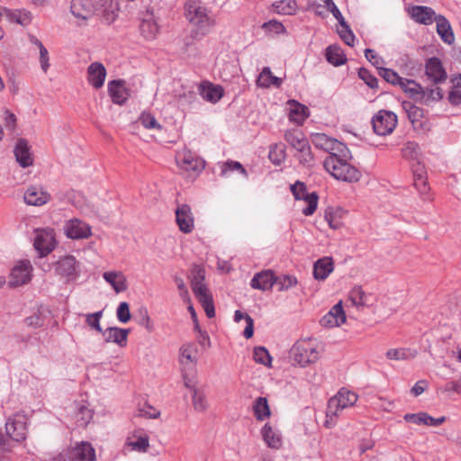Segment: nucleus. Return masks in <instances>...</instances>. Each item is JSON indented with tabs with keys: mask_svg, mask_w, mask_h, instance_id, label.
Returning a JSON list of instances; mask_svg holds the SVG:
<instances>
[{
	"mask_svg": "<svg viewBox=\"0 0 461 461\" xmlns=\"http://www.w3.org/2000/svg\"><path fill=\"white\" fill-rule=\"evenodd\" d=\"M185 14L193 26L192 35L194 38L205 36L215 25L211 12L199 1L189 0L185 5Z\"/></svg>",
	"mask_w": 461,
	"mask_h": 461,
	"instance_id": "f257e3e1",
	"label": "nucleus"
},
{
	"mask_svg": "<svg viewBox=\"0 0 461 461\" xmlns=\"http://www.w3.org/2000/svg\"><path fill=\"white\" fill-rule=\"evenodd\" d=\"M349 161L338 160L336 158H326L323 166L334 178L348 183H355L359 181L362 174Z\"/></svg>",
	"mask_w": 461,
	"mask_h": 461,
	"instance_id": "f03ea898",
	"label": "nucleus"
},
{
	"mask_svg": "<svg viewBox=\"0 0 461 461\" xmlns=\"http://www.w3.org/2000/svg\"><path fill=\"white\" fill-rule=\"evenodd\" d=\"M319 351L311 340L297 341L291 348L293 360L300 366H306L319 359Z\"/></svg>",
	"mask_w": 461,
	"mask_h": 461,
	"instance_id": "7ed1b4c3",
	"label": "nucleus"
},
{
	"mask_svg": "<svg viewBox=\"0 0 461 461\" xmlns=\"http://www.w3.org/2000/svg\"><path fill=\"white\" fill-rule=\"evenodd\" d=\"M397 122V116L394 113L380 110L372 118L373 130L377 135L386 136L393 131Z\"/></svg>",
	"mask_w": 461,
	"mask_h": 461,
	"instance_id": "20e7f679",
	"label": "nucleus"
},
{
	"mask_svg": "<svg viewBox=\"0 0 461 461\" xmlns=\"http://www.w3.org/2000/svg\"><path fill=\"white\" fill-rule=\"evenodd\" d=\"M27 416L22 412L14 414L5 423L7 435L17 442L23 441L27 436Z\"/></svg>",
	"mask_w": 461,
	"mask_h": 461,
	"instance_id": "39448f33",
	"label": "nucleus"
},
{
	"mask_svg": "<svg viewBox=\"0 0 461 461\" xmlns=\"http://www.w3.org/2000/svg\"><path fill=\"white\" fill-rule=\"evenodd\" d=\"M177 166L187 172H201L204 167V161L190 149H183L176 154Z\"/></svg>",
	"mask_w": 461,
	"mask_h": 461,
	"instance_id": "423d86ee",
	"label": "nucleus"
},
{
	"mask_svg": "<svg viewBox=\"0 0 461 461\" xmlns=\"http://www.w3.org/2000/svg\"><path fill=\"white\" fill-rule=\"evenodd\" d=\"M32 266L29 260L19 261L10 275L9 285L16 287L27 284L32 278Z\"/></svg>",
	"mask_w": 461,
	"mask_h": 461,
	"instance_id": "0eeeda50",
	"label": "nucleus"
},
{
	"mask_svg": "<svg viewBox=\"0 0 461 461\" xmlns=\"http://www.w3.org/2000/svg\"><path fill=\"white\" fill-rule=\"evenodd\" d=\"M425 75L434 85L444 83L447 74L441 60L437 57L429 58L425 62Z\"/></svg>",
	"mask_w": 461,
	"mask_h": 461,
	"instance_id": "6e6552de",
	"label": "nucleus"
},
{
	"mask_svg": "<svg viewBox=\"0 0 461 461\" xmlns=\"http://www.w3.org/2000/svg\"><path fill=\"white\" fill-rule=\"evenodd\" d=\"M33 246L41 257L50 253L55 247V238L52 230H37Z\"/></svg>",
	"mask_w": 461,
	"mask_h": 461,
	"instance_id": "1a4fd4ad",
	"label": "nucleus"
},
{
	"mask_svg": "<svg viewBox=\"0 0 461 461\" xmlns=\"http://www.w3.org/2000/svg\"><path fill=\"white\" fill-rule=\"evenodd\" d=\"M176 221L179 230L184 233H190L194 228V219L188 204L177 205L176 209Z\"/></svg>",
	"mask_w": 461,
	"mask_h": 461,
	"instance_id": "9d476101",
	"label": "nucleus"
},
{
	"mask_svg": "<svg viewBox=\"0 0 461 461\" xmlns=\"http://www.w3.org/2000/svg\"><path fill=\"white\" fill-rule=\"evenodd\" d=\"M409 14L412 20L420 24L429 25L436 22L435 11L425 5H413L409 9Z\"/></svg>",
	"mask_w": 461,
	"mask_h": 461,
	"instance_id": "9b49d317",
	"label": "nucleus"
},
{
	"mask_svg": "<svg viewBox=\"0 0 461 461\" xmlns=\"http://www.w3.org/2000/svg\"><path fill=\"white\" fill-rule=\"evenodd\" d=\"M345 321L346 314L341 302L335 304L320 321L321 326L329 328L339 327Z\"/></svg>",
	"mask_w": 461,
	"mask_h": 461,
	"instance_id": "f8f14e48",
	"label": "nucleus"
},
{
	"mask_svg": "<svg viewBox=\"0 0 461 461\" xmlns=\"http://www.w3.org/2000/svg\"><path fill=\"white\" fill-rule=\"evenodd\" d=\"M93 5V12L102 17L103 21L108 24L115 20L113 0H90Z\"/></svg>",
	"mask_w": 461,
	"mask_h": 461,
	"instance_id": "ddd939ff",
	"label": "nucleus"
},
{
	"mask_svg": "<svg viewBox=\"0 0 461 461\" xmlns=\"http://www.w3.org/2000/svg\"><path fill=\"white\" fill-rule=\"evenodd\" d=\"M17 163L22 167H28L33 164V156L31 147L25 139H19L14 149Z\"/></svg>",
	"mask_w": 461,
	"mask_h": 461,
	"instance_id": "4468645a",
	"label": "nucleus"
},
{
	"mask_svg": "<svg viewBox=\"0 0 461 461\" xmlns=\"http://www.w3.org/2000/svg\"><path fill=\"white\" fill-rule=\"evenodd\" d=\"M122 79L112 80L108 83V93L114 104H123L129 98L130 93Z\"/></svg>",
	"mask_w": 461,
	"mask_h": 461,
	"instance_id": "2eb2a0df",
	"label": "nucleus"
},
{
	"mask_svg": "<svg viewBox=\"0 0 461 461\" xmlns=\"http://www.w3.org/2000/svg\"><path fill=\"white\" fill-rule=\"evenodd\" d=\"M199 94L207 102L215 104L223 96L224 90L220 85H214L209 81H203L199 86Z\"/></svg>",
	"mask_w": 461,
	"mask_h": 461,
	"instance_id": "dca6fc26",
	"label": "nucleus"
},
{
	"mask_svg": "<svg viewBox=\"0 0 461 461\" xmlns=\"http://www.w3.org/2000/svg\"><path fill=\"white\" fill-rule=\"evenodd\" d=\"M23 198L29 205L41 206L50 201V194L41 187L32 185L26 190Z\"/></svg>",
	"mask_w": 461,
	"mask_h": 461,
	"instance_id": "f3484780",
	"label": "nucleus"
},
{
	"mask_svg": "<svg viewBox=\"0 0 461 461\" xmlns=\"http://www.w3.org/2000/svg\"><path fill=\"white\" fill-rule=\"evenodd\" d=\"M106 77V68L100 62H93L88 66V84L95 89L104 86Z\"/></svg>",
	"mask_w": 461,
	"mask_h": 461,
	"instance_id": "a211bd4d",
	"label": "nucleus"
},
{
	"mask_svg": "<svg viewBox=\"0 0 461 461\" xmlns=\"http://www.w3.org/2000/svg\"><path fill=\"white\" fill-rule=\"evenodd\" d=\"M64 232L72 240L84 239L86 237V224L77 218L70 219L65 222Z\"/></svg>",
	"mask_w": 461,
	"mask_h": 461,
	"instance_id": "6ab92c4d",
	"label": "nucleus"
},
{
	"mask_svg": "<svg viewBox=\"0 0 461 461\" xmlns=\"http://www.w3.org/2000/svg\"><path fill=\"white\" fill-rule=\"evenodd\" d=\"M129 329H122L118 327H109L103 332V337L105 342L115 343L120 347H125L127 344Z\"/></svg>",
	"mask_w": 461,
	"mask_h": 461,
	"instance_id": "aec40b11",
	"label": "nucleus"
},
{
	"mask_svg": "<svg viewBox=\"0 0 461 461\" xmlns=\"http://www.w3.org/2000/svg\"><path fill=\"white\" fill-rule=\"evenodd\" d=\"M275 281L274 272L272 270H264L254 276L250 281V285L254 289L267 291L272 288Z\"/></svg>",
	"mask_w": 461,
	"mask_h": 461,
	"instance_id": "412c9836",
	"label": "nucleus"
},
{
	"mask_svg": "<svg viewBox=\"0 0 461 461\" xmlns=\"http://www.w3.org/2000/svg\"><path fill=\"white\" fill-rule=\"evenodd\" d=\"M285 140L297 151H303L308 148L309 141L304 133L300 130L294 129L286 131Z\"/></svg>",
	"mask_w": 461,
	"mask_h": 461,
	"instance_id": "4be33fe9",
	"label": "nucleus"
},
{
	"mask_svg": "<svg viewBox=\"0 0 461 461\" xmlns=\"http://www.w3.org/2000/svg\"><path fill=\"white\" fill-rule=\"evenodd\" d=\"M334 269V262L330 257H323L313 265V276L317 280H325Z\"/></svg>",
	"mask_w": 461,
	"mask_h": 461,
	"instance_id": "5701e85b",
	"label": "nucleus"
},
{
	"mask_svg": "<svg viewBox=\"0 0 461 461\" xmlns=\"http://www.w3.org/2000/svg\"><path fill=\"white\" fill-rule=\"evenodd\" d=\"M103 277L116 293L124 292L128 288L126 276L121 271L104 272Z\"/></svg>",
	"mask_w": 461,
	"mask_h": 461,
	"instance_id": "b1692460",
	"label": "nucleus"
},
{
	"mask_svg": "<svg viewBox=\"0 0 461 461\" xmlns=\"http://www.w3.org/2000/svg\"><path fill=\"white\" fill-rule=\"evenodd\" d=\"M399 86L403 92L408 94L410 97L416 100H423L425 97V90L420 84L412 79L403 78L400 81Z\"/></svg>",
	"mask_w": 461,
	"mask_h": 461,
	"instance_id": "393cba45",
	"label": "nucleus"
},
{
	"mask_svg": "<svg viewBox=\"0 0 461 461\" xmlns=\"http://www.w3.org/2000/svg\"><path fill=\"white\" fill-rule=\"evenodd\" d=\"M437 32L441 40L447 44H452L455 41V36L448 20L441 14H438L436 18Z\"/></svg>",
	"mask_w": 461,
	"mask_h": 461,
	"instance_id": "a878e982",
	"label": "nucleus"
},
{
	"mask_svg": "<svg viewBox=\"0 0 461 461\" xmlns=\"http://www.w3.org/2000/svg\"><path fill=\"white\" fill-rule=\"evenodd\" d=\"M77 262L72 256H66L56 263L55 271L62 276H72L76 273Z\"/></svg>",
	"mask_w": 461,
	"mask_h": 461,
	"instance_id": "bb28decb",
	"label": "nucleus"
},
{
	"mask_svg": "<svg viewBox=\"0 0 461 461\" xmlns=\"http://www.w3.org/2000/svg\"><path fill=\"white\" fill-rule=\"evenodd\" d=\"M283 83V79L273 76L270 68L266 67L262 69L257 79V85L259 87L268 88L271 86L280 87Z\"/></svg>",
	"mask_w": 461,
	"mask_h": 461,
	"instance_id": "cd10ccee",
	"label": "nucleus"
},
{
	"mask_svg": "<svg viewBox=\"0 0 461 461\" xmlns=\"http://www.w3.org/2000/svg\"><path fill=\"white\" fill-rule=\"evenodd\" d=\"M325 57L327 61L335 67L341 66L347 61V58L342 50L337 45L328 46L326 48Z\"/></svg>",
	"mask_w": 461,
	"mask_h": 461,
	"instance_id": "c85d7f7f",
	"label": "nucleus"
},
{
	"mask_svg": "<svg viewBox=\"0 0 461 461\" xmlns=\"http://www.w3.org/2000/svg\"><path fill=\"white\" fill-rule=\"evenodd\" d=\"M332 149L328 151L330 156L328 158H336L338 160H352L353 157L348 148L342 142L335 140V143H332Z\"/></svg>",
	"mask_w": 461,
	"mask_h": 461,
	"instance_id": "c756f323",
	"label": "nucleus"
},
{
	"mask_svg": "<svg viewBox=\"0 0 461 461\" xmlns=\"http://www.w3.org/2000/svg\"><path fill=\"white\" fill-rule=\"evenodd\" d=\"M402 106L405 113H407L408 119L411 122L413 126L420 123L421 124L420 121L424 116V110L420 107L416 106L411 102L404 101L402 104Z\"/></svg>",
	"mask_w": 461,
	"mask_h": 461,
	"instance_id": "7c9ffc66",
	"label": "nucleus"
},
{
	"mask_svg": "<svg viewBox=\"0 0 461 461\" xmlns=\"http://www.w3.org/2000/svg\"><path fill=\"white\" fill-rule=\"evenodd\" d=\"M127 445L131 447L132 450L145 453L149 447V438L147 434H140L139 436L133 434L131 437L128 438Z\"/></svg>",
	"mask_w": 461,
	"mask_h": 461,
	"instance_id": "2f4dec72",
	"label": "nucleus"
},
{
	"mask_svg": "<svg viewBox=\"0 0 461 461\" xmlns=\"http://www.w3.org/2000/svg\"><path fill=\"white\" fill-rule=\"evenodd\" d=\"M290 108V120L298 124H302L309 116L307 106L293 100Z\"/></svg>",
	"mask_w": 461,
	"mask_h": 461,
	"instance_id": "473e14b6",
	"label": "nucleus"
},
{
	"mask_svg": "<svg viewBox=\"0 0 461 461\" xmlns=\"http://www.w3.org/2000/svg\"><path fill=\"white\" fill-rule=\"evenodd\" d=\"M261 432L265 442L269 447L278 448L281 446L280 436L273 430L268 423L264 425Z\"/></svg>",
	"mask_w": 461,
	"mask_h": 461,
	"instance_id": "72a5a7b5",
	"label": "nucleus"
},
{
	"mask_svg": "<svg viewBox=\"0 0 461 461\" xmlns=\"http://www.w3.org/2000/svg\"><path fill=\"white\" fill-rule=\"evenodd\" d=\"M254 415L258 420H264L270 416V409L267 400L265 397H258L256 399L253 405Z\"/></svg>",
	"mask_w": 461,
	"mask_h": 461,
	"instance_id": "f704fd0d",
	"label": "nucleus"
},
{
	"mask_svg": "<svg viewBox=\"0 0 461 461\" xmlns=\"http://www.w3.org/2000/svg\"><path fill=\"white\" fill-rule=\"evenodd\" d=\"M140 30L141 34L148 40H152L156 37L158 32V26L157 23L149 18L143 19L140 25Z\"/></svg>",
	"mask_w": 461,
	"mask_h": 461,
	"instance_id": "c9c22d12",
	"label": "nucleus"
},
{
	"mask_svg": "<svg viewBox=\"0 0 461 461\" xmlns=\"http://www.w3.org/2000/svg\"><path fill=\"white\" fill-rule=\"evenodd\" d=\"M417 351L410 348H391L386 352V357L393 360H406L414 358Z\"/></svg>",
	"mask_w": 461,
	"mask_h": 461,
	"instance_id": "e433bc0d",
	"label": "nucleus"
},
{
	"mask_svg": "<svg viewBox=\"0 0 461 461\" xmlns=\"http://www.w3.org/2000/svg\"><path fill=\"white\" fill-rule=\"evenodd\" d=\"M273 7L279 14L291 15L295 13L297 4L294 0H281L274 3Z\"/></svg>",
	"mask_w": 461,
	"mask_h": 461,
	"instance_id": "4c0bfd02",
	"label": "nucleus"
},
{
	"mask_svg": "<svg viewBox=\"0 0 461 461\" xmlns=\"http://www.w3.org/2000/svg\"><path fill=\"white\" fill-rule=\"evenodd\" d=\"M341 213L342 211L339 208H329L325 211V220L331 229L337 230L342 226Z\"/></svg>",
	"mask_w": 461,
	"mask_h": 461,
	"instance_id": "58836bf2",
	"label": "nucleus"
},
{
	"mask_svg": "<svg viewBox=\"0 0 461 461\" xmlns=\"http://www.w3.org/2000/svg\"><path fill=\"white\" fill-rule=\"evenodd\" d=\"M335 140L333 138L329 137L324 133H315L312 137V141L313 145L320 149H323L325 151H329L330 149H332V143H335Z\"/></svg>",
	"mask_w": 461,
	"mask_h": 461,
	"instance_id": "ea45409f",
	"label": "nucleus"
},
{
	"mask_svg": "<svg viewBox=\"0 0 461 461\" xmlns=\"http://www.w3.org/2000/svg\"><path fill=\"white\" fill-rule=\"evenodd\" d=\"M269 159L276 165H280L285 159V146L283 143H276L270 146Z\"/></svg>",
	"mask_w": 461,
	"mask_h": 461,
	"instance_id": "a19ab883",
	"label": "nucleus"
},
{
	"mask_svg": "<svg viewBox=\"0 0 461 461\" xmlns=\"http://www.w3.org/2000/svg\"><path fill=\"white\" fill-rule=\"evenodd\" d=\"M86 442L81 441L68 452L69 461H86Z\"/></svg>",
	"mask_w": 461,
	"mask_h": 461,
	"instance_id": "79ce46f5",
	"label": "nucleus"
},
{
	"mask_svg": "<svg viewBox=\"0 0 461 461\" xmlns=\"http://www.w3.org/2000/svg\"><path fill=\"white\" fill-rule=\"evenodd\" d=\"M335 398L339 401L341 407L348 408L353 406L357 401V395L350 391L341 389L336 395Z\"/></svg>",
	"mask_w": 461,
	"mask_h": 461,
	"instance_id": "37998d69",
	"label": "nucleus"
},
{
	"mask_svg": "<svg viewBox=\"0 0 461 461\" xmlns=\"http://www.w3.org/2000/svg\"><path fill=\"white\" fill-rule=\"evenodd\" d=\"M220 168H221V176H228L230 172H232L235 170L239 171L240 174H242L245 176H248L247 170L238 161L228 160V161L221 164Z\"/></svg>",
	"mask_w": 461,
	"mask_h": 461,
	"instance_id": "c03bdc74",
	"label": "nucleus"
},
{
	"mask_svg": "<svg viewBox=\"0 0 461 461\" xmlns=\"http://www.w3.org/2000/svg\"><path fill=\"white\" fill-rule=\"evenodd\" d=\"M349 299L357 307L367 304V295L365 294L361 286H355L349 292Z\"/></svg>",
	"mask_w": 461,
	"mask_h": 461,
	"instance_id": "a18cd8bd",
	"label": "nucleus"
},
{
	"mask_svg": "<svg viewBox=\"0 0 461 461\" xmlns=\"http://www.w3.org/2000/svg\"><path fill=\"white\" fill-rule=\"evenodd\" d=\"M70 11L76 18L86 20V0H72Z\"/></svg>",
	"mask_w": 461,
	"mask_h": 461,
	"instance_id": "49530a36",
	"label": "nucleus"
},
{
	"mask_svg": "<svg viewBox=\"0 0 461 461\" xmlns=\"http://www.w3.org/2000/svg\"><path fill=\"white\" fill-rule=\"evenodd\" d=\"M420 154V148L418 143L414 141H408L402 149V155L404 158L409 160H418Z\"/></svg>",
	"mask_w": 461,
	"mask_h": 461,
	"instance_id": "de8ad7c7",
	"label": "nucleus"
},
{
	"mask_svg": "<svg viewBox=\"0 0 461 461\" xmlns=\"http://www.w3.org/2000/svg\"><path fill=\"white\" fill-rule=\"evenodd\" d=\"M193 406L196 411L200 412L205 411L208 408V403L205 399V395L199 389H194Z\"/></svg>",
	"mask_w": 461,
	"mask_h": 461,
	"instance_id": "09e8293b",
	"label": "nucleus"
},
{
	"mask_svg": "<svg viewBox=\"0 0 461 461\" xmlns=\"http://www.w3.org/2000/svg\"><path fill=\"white\" fill-rule=\"evenodd\" d=\"M378 74L386 82L399 86L400 81L402 79L394 70L386 68H378Z\"/></svg>",
	"mask_w": 461,
	"mask_h": 461,
	"instance_id": "8fccbe9b",
	"label": "nucleus"
},
{
	"mask_svg": "<svg viewBox=\"0 0 461 461\" xmlns=\"http://www.w3.org/2000/svg\"><path fill=\"white\" fill-rule=\"evenodd\" d=\"M254 359L257 363L266 366H269L272 360L269 352L264 347H256L254 348Z\"/></svg>",
	"mask_w": 461,
	"mask_h": 461,
	"instance_id": "3c124183",
	"label": "nucleus"
},
{
	"mask_svg": "<svg viewBox=\"0 0 461 461\" xmlns=\"http://www.w3.org/2000/svg\"><path fill=\"white\" fill-rule=\"evenodd\" d=\"M193 352V345L186 344L183 345L180 348V363L182 366H186L187 364H195L196 359L192 355Z\"/></svg>",
	"mask_w": 461,
	"mask_h": 461,
	"instance_id": "603ef678",
	"label": "nucleus"
},
{
	"mask_svg": "<svg viewBox=\"0 0 461 461\" xmlns=\"http://www.w3.org/2000/svg\"><path fill=\"white\" fill-rule=\"evenodd\" d=\"M275 284L278 285L279 291L288 290L297 284V279L294 276L285 275L276 277Z\"/></svg>",
	"mask_w": 461,
	"mask_h": 461,
	"instance_id": "864d4df0",
	"label": "nucleus"
},
{
	"mask_svg": "<svg viewBox=\"0 0 461 461\" xmlns=\"http://www.w3.org/2000/svg\"><path fill=\"white\" fill-rule=\"evenodd\" d=\"M303 200L307 203V206L303 209V213L306 216H310L314 213L318 204L319 196L317 193H310L308 196Z\"/></svg>",
	"mask_w": 461,
	"mask_h": 461,
	"instance_id": "5fc2aeb1",
	"label": "nucleus"
},
{
	"mask_svg": "<svg viewBox=\"0 0 461 461\" xmlns=\"http://www.w3.org/2000/svg\"><path fill=\"white\" fill-rule=\"evenodd\" d=\"M358 77L361 78L370 88L376 89L378 87V79L373 76L370 71L365 68L358 70Z\"/></svg>",
	"mask_w": 461,
	"mask_h": 461,
	"instance_id": "6e6d98bb",
	"label": "nucleus"
},
{
	"mask_svg": "<svg viewBox=\"0 0 461 461\" xmlns=\"http://www.w3.org/2000/svg\"><path fill=\"white\" fill-rule=\"evenodd\" d=\"M199 303L203 306L205 314L208 318H213L215 316V309L212 294H208L205 297L198 299Z\"/></svg>",
	"mask_w": 461,
	"mask_h": 461,
	"instance_id": "4d7b16f0",
	"label": "nucleus"
},
{
	"mask_svg": "<svg viewBox=\"0 0 461 461\" xmlns=\"http://www.w3.org/2000/svg\"><path fill=\"white\" fill-rule=\"evenodd\" d=\"M290 189L296 200H304L306 198L305 196L310 194V193L307 192L305 184L301 181H296L291 185Z\"/></svg>",
	"mask_w": 461,
	"mask_h": 461,
	"instance_id": "13d9d810",
	"label": "nucleus"
},
{
	"mask_svg": "<svg viewBox=\"0 0 461 461\" xmlns=\"http://www.w3.org/2000/svg\"><path fill=\"white\" fill-rule=\"evenodd\" d=\"M414 186L421 194H426L429 192V187L423 172L419 173L418 170L414 172Z\"/></svg>",
	"mask_w": 461,
	"mask_h": 461,
	"instance_id": "bf43d9fd",
	"label": "nucleus"
},
{
	"mask_svg": "<svg viewBox=\"0 0 461 461\" xmlns=\"http://www.w3.org/2000/svg\"><path fill=\"white\" fill-rule=\"evenodd\" d=\"M262 28L269 33L280 34L285 32V28L283 23L276 20H270L264 23Z\"/></svg>",
	"mask_w": 461,
	"mask_h": 461,
	"instance_id": "052dcab7",
	"label": "nucleus"
},
{
	"mask_svg": "<svg viewBox=\"0 0 461 461\" xmlns=\"http://www.w3.org/2000/svg\"><path fill=\"white\" fill-rule=\"evenodd\" d=\"M116 316L118 321H121L122 323H126L131 320V312L128 303H120L116 311Z\"/></svg>",
	"mask_w": 461,
	"mask_h": 461,
	"instance_id": "680f3d73",
	"label": "nucleus"
},
{
	"mask_svg": "<svg viewBox=\"0 0 461 461\" xmlns=\"http://www.w3.org/2000/svg\"><path fill=\"white\" fill-rule=\"evenodd\" d=\"M138 416L148 419H156L159 416L160 412L154 409L151 405L145 402L142 406H140L137 410Z\"/></svg>",
	"mask_w": 461,
	"mask_h": 461,
	"instance_id": "e2e57ef3",
	"label": "nucleus"
},
{
	"mask_svg": "<svg viewBox=\"0 0 461 461\" xmlns=\"http://www.w3.org/2000/svg\"><path fill=\"white\" fill-rule=\"evenodd\" d=\"M140 121L146 129H161L156 118L149 113H143L140 117Z\"/></svg>",
	"mask_w": 461,
	"mask_h": 461,
	"instance_id": "0e129e2a",
	"label": "nucleus"
},
{
	"mask_svg": "<svg viewBox=\"0 0 461 461\" xmlns=\"http://www.w3.org/2000/svg\"><path fill=\"white\" fill-rule=\"evenodd\" d=\"M339 402H340L338 401L335 396L329 400L327 406V417L332 419V417L338 416L339 412L344 410Z\"/></svg>",
	"mask_w": 461,
	"mask_h": 461,
	"instance_id": "69168bd1",
	"label": "nucleus"
},
{
	"mask_svg": "<svg viewBox=\"0 0 461 461\" xmlns=\"http://www.w3.org/2000/svg\"><path fill=\"white\" fill-rule=\"evenodd\" d=\"M443 98L442 90L437 86L435 88H428L425 91L424 104H428L429 101H439Z\"/></svg>",
	"mask_w": 461,
	"mask_h": 461,
	"instance_id": "338daca9",
	"label": "nucleus"
},
{
	"mask_svg": "<svg viewBox=\"0 0 461 461\" xmlns=\"http://www.w3.org/2000/svg\"><path fill=\"white\" fill-rule=\"evenodd\" d=\"M447 99L452 105H459L461 104L460 87H456V86L454 85V87L449 91Z\"/></svg>",
	"mask_w": 461,
	"mask_h": 461,
	"instance_id": "774afa93",
	"label": "nucleus"
}]
</instances>
